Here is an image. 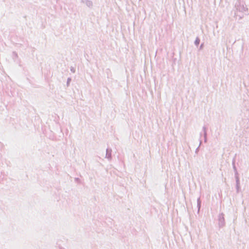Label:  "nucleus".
Instances as JSON below:
<instances>
[{"instance_id": "f257e3e1", "label": "nucleus", "mask_w": 249, "mask_h": 249, "mask_svg": "<svg viewBox=\"0 0 249 249\" xmlns=\"http://www.w3.org/2000/svg\"><path fill=\"white\" fill-rule=\"evenodd\" d=\"M196 44H198V43H199V41H197V40H196Z\"/></svg>"}]
</instances>
